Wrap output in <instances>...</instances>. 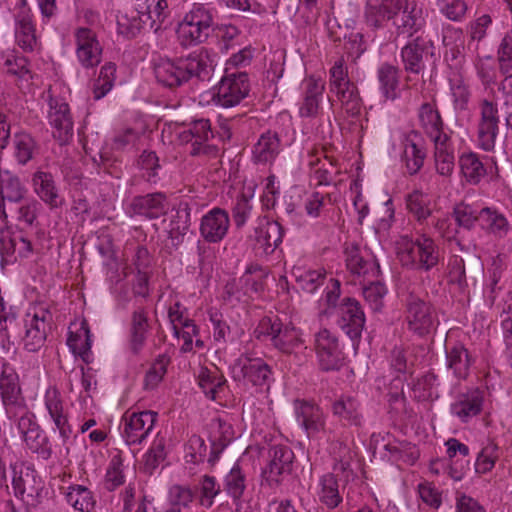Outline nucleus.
Listing matches in <instances>:
<instances>
[{
  "label": "nucleus",
  "instance_id": "nucleus-19",
  "mask_svg": "<svg viewBox=\"0 0 512 512\" xmlns=\"http://www.w3.org/2000/svg\"><path fill=\"white\" fill-rule=\"evenodd\" d=\"M269 462L262 472V476L270 486L279 484L281 476L289 474L292 470L294 453L286 445H273L269 449Z\"/></svg>",
  "mask_w": 512,
  "mask_h": 512
},
{
  "label": "nucleus",
  "instance_id": "nucleus-49",
  "mask_svg": "<svg viewBox=\"0 0 512 512\" xmlns=\"http://www.w3.org/2000/svg\"><path fill=\"white\" fill-rule=\"evenodd\" d=\"M478 225L491 233L502 235L508 230V222L506 218L497 211L490 208H482L479 210Z\"/></svg>",
  "mask_w": 512,
  "mask_h": 512
},
{
  "label": "nucleus",
  "instance_id": "nucleus-3",
  "mask_svg": "<svg viewBox=\"0 0 512 512\" xmlns=\"http://www.w3.org/2000/svg\"><path fill=\"white\" fill-rule=\"evenodd\" d=\"M397 259L403 267L428 272L436 267L440 260V249L436 242L427 235L416 239L408 235L400 236L395 243Z\"/></svg>",
  "mask_w": 512,
  "mask_h": 512
},
{
  "label": "nucleus",
  "instance_id": "nucleus-11",
  "mask_svg": "<svg viewBox=\"0 0 512 512\" xmlns=\"http://www.w3.org/2000/svg\"><path fill=\"white\" fill-rule=\"evenodd\" d=\"M293 407L296 421L309 439H316L326 431V416L318 404L297 399Z\"/></svg>",
  "mask_w": 512,
  "mask_h": 512
},
{
  "label": "nucleus",
  "instance_id": "nucleus-8",
  "mask_svg": "<svg viewBox=\"0 0 512 512\" xmlns=\"http://www.w3.org/2000/svg\"><path fill=\"white\" fill-rule=\"evenodd\" d=\"M157 421V413L147 410L141 412H125L122 416L123 429L121 435L128 445L141 444L153 431Z\"/></svg>",
  "mask_w": 512,
  "mask_h": 512
},
{
  "label": "nucleus",
  "instance_id": "nucleus-51",
  "mask_svg": "<svg viewBox=\"0 0 512 512\" xmlns=\"http://www.w3.org/2000/svg\"><path fill=\"white\" fill-rule=\"evenodd\" d=\"M209 316L213 325V338L216 342L223 344L234 342L242 335V330H232L217 311H211Z\"/></svg>",
  "mask_w": 512,
  "mask_h": 512
},
{
  "label": "nucleus",
  "instance_id": "nucleus-28",
  "mask_svg": "<svg viewBox=\"0 0 512 512\" xmlns=\"http://www.w3.org/2000/svg\"><path fill=\"white\" fill-rule=\"evenodd\" d=\"M482 405L483 393L479 389H473L457 396L451 404V413L462 422H467L481 412Z\"/></svg>",
  "mask_w": 512,
  "mask_h": 512
},
{
  "label": "nucleus",
  "instance_id": "nucleus-43",
  "mask_svg": "<svg viewBox=\"0 0 512 512\" xmlns=\"http://www.w3.org/2000/svg\"><path fill=\"white\" fill-rule=\"evenodd\" d=\"M434 157L437 172L442 176H449L454 169V155L450 138L434 141Z\"/></svg>",
  "mask_w": 512,
  "mask_h": 512
},
{
  "label": "nucleus",
  "instance_id": "nucleus-61",
  "mask_svg": "<svg viewBox=\"0 0 512 512\" xmlns=\"http://www.w3.org/2000/svg\"><path fill=\"white\" fill-rule=\"evenodd\" d=\"M3 66L8 75L15 76L18 79H25L29 74L28 60L15 51L8 52L3 56Z\"/></svg>",
  "mask_w": 512,
  "mask_h": 512
},
{
  "label": "nucleus",
  "instance_id": "nucleus-62",
  "mask_svg": "<svg viewBox=\"0 0 512 512\" xmlns=\"http://www.w3.org/2000/svg\"><path fill=\"white\" fill-rule=\"evenodd\" d=\"M498 68L501 74L512 72V28L502 38L497 49Z\"/></svg>",
  "mask_w": 512,
  "mask_h": 512
},
{
  "label": "nucleus",
  "instance_id": "nucleus-7",
  "mask_svg": "<svg viewBox=\"0 0 512 512\" xmlns=\"http://www.w3.org/2000/svg\"><path fill=\"white\" fill-rule=\"evenodd\" d=\"M250 83L246 72L226 73L217 86L214 101L230 108L238 105L249 93Z\"/></svg>",
  "mask_w": 512,
  "mask_h": 512
},
{
  "label": "nucleus",
  "instance_id": "nucleus-4",
  "mask_svg": "<svg viewBox=\"0 0 512 512\" xmlns=\"http://www.w3.org/2000/svg\"><path fill=\"white\" fill-rule=\"evenodd\" d=\"M216 10L210 4L193 3L176 29L179 43L192 47L206 43L215 25Z\"/></svg>",
  "mask_w": 512,
  "mask_h": 512
},
{
  "label": "nucleus",
  "instance_id": "nucleus-12",
  "mask_svg": "<svg viewBox=\"0 0 512 512\" xmlns=\"http://www.w3.org/2000/svg\"><path fill=\"white\" fill-rule=\"evenodd\" d=\"M51 320L48 310L40 307L26 313L22 341L27 351L39 350L46 340V329Z\"/></svg>",
  "mask_w": 512,
  "mask_h": 512
},
{
  "label": "nucleus",
  "instance_id": "nucleus-44",
  "mask_svg": "<svg viewBox=\"0 0 512 512\" xmlns=\"http://www.w3.org/2000/svg\"><path fill=\"white\" fill-rule=\"evenodd\" d=\"M406 206L418 222L425 221L433 211L431 197L419 190H415L406 196Z\"/></svg>",
  "mask_w": 512,
  "mask_h": 512
},
{
  "label": "nucleus",
  "instance_id": "nucleus-55",
  "mask_svg": "<svg viewBox=\"0 0 512 512\" xmlns=\"http://www.w3.org/2000/svg\"><path fill=\"white\" fill-rule=\"evenodd\" d=\"M293 275L302 290L307 293H313L323 284L326 273L324 270H303L301 268H294Z\"/></svg>",
  "mask_w": 512,
  "mask_h": 512
},
{
  "label": "nucleus",
  "instance_id": "nucleus-63",
  "mask_svg": "<svg viewBox=\"0 0 512 512\" xmlns=\"http://www.w3.org/2000/svg\"><path fill=\"white\" fill-rule=\"evenodd\" d=\"M194 495L189 487L173 485L169 489V507L179 508L181 511H190Z\"/></svg>",
  "mask_w": 512,
  "mask_h": 512
},
{
  "label": "nucleus",
  "instance_id": "nucleus-20",
  "mask_svg": "<svg viewBox=\"0 0 512 512\" xmlns=\"http://www.w3.org/2000/svg\"><path fill=\"white\" fill-rule=\"evenodd\" d=\"M212 138L213 132L207 119L195 120L179 133L182 143H191L190 154L193 156L211 153L214 147L208 142Z\"/></svg>",
  "mask_w": 512,
  "mask_h": 512
},
{
  "label": "nucleus",
  "instance_id": "nucleus-53",
  "mask_svg": "<svg viewBox=\"0 0 512 512\" xmlns=\"http://www.w3.org/2000/svg\"><path fill=\"white\" fill-rule=\"evenodd\" d=\"M166 440L165 437L157 435L151 447L144 455L143 465L145 472L152 474L153 471L165 460L166 458Z\"/></svg>",
  "mask_w": 512,
  "mask_h": 512
},
{
  "label": "nucleus",
  "instance_id": "nucleus-58",
  "mask_svg": "<svg viewBox=\"0 0 512 512\" xmlns=\"http://www.w3.org/2000/svg\"><path fill=\"white\" fill-rule=\"evenodd\" d=\"M436 5L439 12L453 22H462L468 11L465 0H436Z\"/></svg>",
  "mask_w": 512,
  "mask_h": 512
},
{
  "label": "nucleus",
  "instance_id": "nucleus-32",
  "mask_svg": "<svg viewBox=\"0 0 512 512\" xmlns=\"http://www.w3.org/2000/svg\"><path fill=\"white\" fill-rule=\"evenodd\" d=\"M418 118L420 126L432 142L449 137L444 132V123L435 105L423 103L419 108Z\"/></svg>",
  "mask_w": 512,
  "mask_h": 512
},
{
  "label": "nucleus",
  "instance_id": "nucleus-13",
  "mask_svg": "<svg viewBox=\"0 0 512 512\" xmlns=\"http://www.w3.org/2000/svg\"><path fill=\"white\" fill-rule=\"evenodd\" d=\"M344 255L346 267L351 274L367 281L379 276V263L367 251H362L357 243H346Z\"/></svg>",
  "mask_w": 512,
  "mask_h": 512
},
{
  "label": "nucleus",
  "instance_id": "nucleus-9",
  "mask_svg": "<svg viewBox=\"0 0 512 512\" xmlns=\"http://www.w3.org/2000/svg\"><path fill=\"white\" fill-rule=\"evenodd\" d=\"M231 374L235 381L264 386L271 376V368L263 359L243 354L231 366Z\"/></svg>",
  "mask_w": 512,
  "mask_h": 512
},
{
  "label": "nucleus",
  "instance_id": "nucleus-23",
  "mask_svg": "<svg viewBox=\"0 0 512 512\" xmlns=\"http://www.w3.org/2000/svg\"><path fill=\"white\" fill-rule=\"evenodd\" d=\"M402 144V160L408 173L414 175L423 167L426 158L425 141L419 131L412 130L405 135Z\"/></svg>",
  "mask_w": 512,
  "mask_h": 512
},
{
  "label": "nucleus",
  "instance_id": "nucleus-16",
  "mask_svg": "<svg viewBox=\"0 0 512 512\" xmlns=\"http://www.w3.org/2000/svg\"><path fill=\"white\" fill-rule=\"evenodd\" d=\"M315 349L323 371L338 370L342 366L343 353L337 338L329 330L322 329L315 335Z\"/></svg>",
  "mask_w": 512,
  "mask_h": 512
},
{
  "label": "nucleus",
  "instance_id": "nucleus-15",
  "mask_svg": "<svg viewBox=\"0 0 512 512\" xmlns=\"http://www.w3.org/2000/svg\"><path fill=\"white\" fill-rule=\"evenodd\" d=\"M365 322V314L360 303L354 298H344L339 306V319L337 322L341 330L353 342H359Z\"/></svg>",
  "mask_w": 512,
  "mask_h": 512
},
{
  "label": "nucleus",
  "instance_id": "nucleus-39",
  "mask_svg": "<svg viewBox=\"0 0 512 512\" xmlns=\"http://www.w3.org/2000/svg\"><path fill=\"white\" fill-rule=\"evenodd\" d=\"M13 155L21 165H26L38 152V144L31 134L20 131L13 136Z\"/></svg>",
  "mask_w": 512,
  "mask_h": 512
},
{
  "label": "nucleus",
  "instance_id": "nucleus-40",
  "mask_svg": "<svg viewBox=\"0 0 512 512\" xmlns=\"http://www.w3.org/2000/svg\"><path fill=\"white\" fill-rule=\"evenodd\" d=\"M26 193L24 185L19 177L8 170H0V195L1 201L20 202Z\"/></svg>",
  "mask_w": 512,
  "mask_h": 512
},
{
  "label": "nucleus",
  "instance_id": "nucleus-2",
  "mask_svg": "<svg viewBox=\"0 0 512 512\" xmlns=\"http://www.w3.org/2000/svg\"><path fill=\"white\" fill-rule=\"evenodd\" d=\"M173 8L172 0H135L133 8L117 16L118 32L132 38L146 26L157 31Z\"/></svg>",
  "mask_w": 512,
  "mask_h": 512
},
{
  "label": "nucleus",
  "instance_id": "nucleus-45",
  "mask_svg": "<svg viewBox=\"0 0 512 512\" xmlns=\"http://www.w3.org/2000/svg\"><path fill=\"white\" fill-rule=\"evenodd\" d=\"M303 345L301 333L291 321L285 322V327L278 338L274 341L273 347L284 354H292Z\"/></svg>",
  "mask_w": 512,
  "mask_h": 512
},
{
  "label": "nucleus",
  "instance_id": "nucleus-35",
  "mask_svg": "<svg viewBox=\"0 0 512 512\" xmlns=\"http://www.w3.org/2000/svg\"><path fill=\"white\" fill-rule=\"evenodd\" d=\"M325 90V83L314 77H309L304 82V100L299 109L301 117H316L319 112L320 102Z\"/></svg>",
  "mask_w": 512,
  "mask_h": 512
},
{
  "label": "nucleus",
  "instance_id": "nucleus-42",
  "mask_svg": "<svg viewBox=\"0 0 512 512\" xmlns=\"http://www.w3.org/2000/svg\"><path fill=\"white\" fill-rule=\"evenodd\" d=\"M67 345L85 363L91 362V334L85 323L82 324L77 332L69 334Z\"/></svg>",
  "mask_w": 512,
  "mask_h": 512
},
{
  "label": "nucleus",
  "instance_id": "nucleus-41",
  "mask_svg": "<svg viewBox=\"0 0 512 512\" xmlns=\"http://www.w3.org/2000/svg\"><path fill=\"white\" fill-rule=\"evenodd\" d=\"M17 402L18 403L10 404L4 408L7 417L11 420L17 421L18 431L23 437L29 433L30 430H32V428L37 425V423L34 419V415L29 412L25 403V399Z\"/></svg>",
  "mask_w": 512,
  "mask_h": 512
},
{
  "label": "nucleus",
  "instance_id": "nucleus-29",
  "mask_svg": "<svg viewBox=\"0 0 512 512\" xmlns=\"http://www.w3.org/2000/svg\"><path fill=\"white\" fill-rule=\"evenodd\" d=\"M45 406L56 428L59 430V434L63 439V444L66 445L72 431L67 424V416L64 413L61 395L55 387L47 389L45 393Z\"/></svg>",
  "mask_w": 512,
  "mask_h": 512
},
{
  "label": "nucleus",
  "instance_id": "nucleus-64",
  "mask_svg": "<svg viewBox=\"0 0 512 512\" xmlns=\"http://www.w3.org/2000/svg\"><path fill=\"white\" fill-rule=\"evenodd\" d=\"M502 96V112L506 127L512 130V74L505 76L498 85Z\"/></svg>",
  "mask_w": 512,
  "mask_h": 512
},
{
  "label": "nucleus",
  "instance_id": "nucleus-48",
  "mask_svg": "<svg viewBox=\"0 0 512 512\" xmlns=\"http://www.w3.org/2000/svg\"><path fill=\"white\" fill-rule=\"evenodd\" d=\"M285 322L277 315L266 316L258 323L254 330V335L259 340L269 341L273 346L274 341L278 338V334L284 329Z\"/></svg>",
  "mask_w": 512,
  "mask_h": 512
},
{
  "label": "nucleus",
  "instance_id": "nucleus-17",
  "mask_svg": "<svg viewBox=\"0 0 512 512\" xmlns=\"http://www.w3.org/2000/svg\"><path fill=\"white\" fill-rule=\"evenodd\" d=\"M168 209L166 195L155 192L133 197L126 212L130 217L141 216L153 220L165 215Z\"/></svg>",
  "mask_w": 512,
  "mask_h": 512
},
{
  "label": "nucleus",
  "instance_id": "nucleus-25",
  "mask_svg": "<svg viewBox=\"0 0 512 512\" xmlns=\"http://www.w3.org/2000/svg\"><path fill=\"white\" fill-rule=\"evenodd\" d=\"M234 439L232 425L221 418L213 419L210 423V452L207 461L212 466L219 459L220 454Z\"/></svg>",
  "mask_w": 512,
  "mask_h": 512
},
{
  "label": "nucleus",
  "instance_id": "nucleus-50",
  "mask_svg": "<svg viewBox=\"0 0 512 512\" xmlns=\"http://www.w3.org/2000/svg\"><path fill=\"white\" fill-rule=\"evenodd\" d=\"M459 165L466 180L473 184L478 183L486 173L483 163L473 152L462 154Z\"/></svg>",
  "mask_w": 512,
  "mask_h": 512
},
{
  "label": "nucleus",
  "instance_id": "nucleus-54",
  "mask_svg": "<svg viewBox=\"0 0 512 512\" xmlns=\"http://www.w3.org/2000/svg\"><path fill=\"white\" fill-rule=\"evenodd\" d=\"M341 102L342 108L352 117H356L361 112L362 100L359 96L357 86L355 84L346 86L334 93Z\"/></svg>",
  "mask_w": 512,
  "mask_h": 512
},
{
  "label": "nucleus",
  "instance_id": "nucleus-52",
  "mask_svg": "<svg viewBox=\"0 0 512 512\" xmlns=\"http://www.w3.org/2000/svg\"><path fill=\"white\" fill-rule=\"evenodd\" d=\"M116 65L112 62L105 63L99 72L98 78L93 84V97L96 100L103 98L113 87L116 79Z\"/></svg>",
  "mask_w": 512,
  "mask_h": 512
},
{
  "label": "nucleus",
  "instance_id": "nucleus-31",
  "mask_svg": "<svg viewBox=\"0 0 512 512\" xmlns=\"http://www.w3.org/2000/svg\"><path fill=\"white\" fill-rule=\"evenodd\" d=\"M378 88L384 102L395 101L400 96V70L398 67L383 63L377 69Z\"/></svg>",
  "mask_w": 512,
  "mask_h": 512
},
{
  "label": "nucleus",
  "instance_id": "nucleus-33",
  "mask_svg": "<svg viewBox=\"0 0 512 512\" xmlns=\"http://www.w3.org/2000/svg\"><path fill=\"white\" fill-rule=\"evenodd\" d=\"M281 150V141L277 132L268 130L260 135L253 147V161L258 164H271Z\"/></svg>",
  "mask_w": 512,
  "mask_h": 512
},
{
  "label": "nucleus",
  "instance_id": "nucleus-1",
  "mask_svg": "<svg viewBox=\"0 0 512 512\" xmlns=\"http://www.w3.org/2000/svg\"><path fill=\"white\" fill-rule=\"evenodd\" d=\"M214 68L211 52L204 47L176 59H161L154 66V74L159 83L174 88L190 79L208 80Z\"/></svg>",
  "mask_w": 512,
  "mask_h": 512
},
{
  "label": "nucleus",
  "instance_id": "nucleus-5",
  "mask_svg": "<svg viewBox=\"0 0 512 512\" xmlns=\"http://www.w3.org/2000/svg\"><path fill=\"white\" fill-rule=\"evenodd\" d=\"M405 322L410 332L418 337L431 334L439 324L433 305L423 298L409 293L405 299Z\"/></svg>",
  "mask_w": 512,
  "mask_h": 512
},
{
  "label": "nucleus",
  "instance_id": "nucleus-21",
  "mask_svg": "<svg viewBox=\"0 0 512 512\" xmlns=\"http://www.w3.org/2000/svg\"><path fill=\"white\" fill-rule=\"evenodd\" d=\"M432 48V41L423 35H418L409 41L400 52L404 70L407 73L420 74L425 69L424 56Z\"/></svg>",
  "mask_w": 512,
  "mask_h": 512
},
{
  "label": "nucleus",
  "instance_id": "nucleus-59",
  "mask_svg": "<svg viewBox=\"0 0 512 512\" xmlns=\"http://www.w3.org/2000/svg\"><path fill=\"white\" fill-rule=\"evenodd\" d=\"M499 458V448L493 441L488 443L479 452L476 462L475 471L479 474H485L491 471Z\"/></svg>",
  "mask_w": 512,
  "mask_h": 512
},
{
  "label": "nucleus",
  "instance_id": "nucleus-47",
  "mask_svg": "<svg viewBox=\"0 0 512 512\" xmlns=\"http://www.w3.org/2000/svg\"><path fill=\"white\" fill-rule=\"evenodd\" d=\"M225 383V377L217 370L204 369L199 374V386L203 393L212 400H215L224 390Z\"/></svg>",
  "mask_w": 512,
  "mask_h": 512
},
{
  "label": "nucleus",
  "instance_id": "nucleus-57",
  "mask_svg": "<svg viewBox=\"0 0 512 512\" xmlns=\"http://www.w3.org/2000/svg\"><path fill=\"white\" fill-rule=\"evenodd\" d=\"M369 281L368 285L363 286V297L374 312H379L383 308L387 288L378 280L371 279Z\"/></svg>",
  "mask_w": 512,
  "mask_h": 512
},
{
  "label": "nucleus",
  "instance_id": "nucleus-30",
  "mask_svg": "<svg viewBox=\"0 0 512 512\" xmlns=\"http://www.w3.org/2000/svg\"><path fill=\"white\" fill-rule=\"evenodd\" d=\"M446 366L453 375L465 379L472 364L471 356L466 347L460 342L447 343L445 346Z\"/></svg>",
  "mask_w": 512,
  "mask_h": 512
},
{
  "label": "nucleus",
  "instance_id": "nucleus-22",
  "mask_svg": "<svg viewBox=\"0 0 512 512\" xmlns=\"http://www.w3.org/2000/svg\"><path fill=\"white\" fill-rule=\"evenodd\" d=\"M15 40L24 52H32L38 46L35 24L26 0H22V6L15 15Z\"/></svg>",
  "mask_w": 512,
  "mask_h": 512
},
{
  "label": "nucleus",
  "instance_id": "nucleus-24",
  "mask_svg": "<svg viewBox=\"0 0 512 512\" xmlns=\"http://www.w3.org/2000/svg\"><path fill=\"white\" fill-rule=\"evenodd\" d=\"M230 226L228 213L221 208H213L201 219V236L210 243L220 242L227 234Z\"/></svg>",
  "mask_w": 512,
  "mask_h": 512
},
{
  "label": "nucleus",
  "instance_id": "nucleus-38",
  "mask_svg": "<svg viewBox=\"0 0 512 512\" xmlns=\"http://www.w3.org/2000/svg\"><path fill=\"white\" fill-rule=\"evenodd\" d=\"M316 494L318 500L328 509L338 507L343 500L338 480L332 473L324 474L319 478Z\"/></svg>",
  "mask_w": 512,
  "mask_h": 512
},
{
  "label": "nucleus",
  "instance_id": "nucleus-36",
  "mask_svg": "<svg viewBox=\"0 0 512 512\" xmlns=\"http://www.w3.org/2000/svg\"><path fill=\"white\" fill-rule=\"evenodd\" d=\"M149 330L148 312L139 307L131 315L129 349L134 355H138L143 349Z\"/></svg>",
  "mask_w": 512,
  "mask_h": 512
},
{
  "label": "nucleus",
  "instance_id": "nucleus-14",
  "mask_svg": "<svg viewBox=\"0 0 512 512\" xmlns=\"http://www.w3.org/2000/svg\"><path fill=\"white\" fill-rule=\"evenodd\" d=\"M76 57L83 68L98 66L102 60V46L96 33L87 27H78L74 31Z\"/></svg>",
  "mask_w": 512,
  "mask_h": 512
},
{
  "label": "nucleus",
  "instance_id": "nucleus-60",
  "mask_svg": "<svg viewBox=\"0 0 512 512\" xmlns=\"http://www.w3.org/2000/svg\"><path fill=\"white\" fill-rule=\"evenodd\" d=\"M348 76V68L345 65L343 58L335 61L329 70V89L330 92L335 93L346 86L353 85Z\"/></svg>",
  "mask_w": 512,
  "mask_h": 512
},
{
  "label": "nucleus",
  "instance_id": "nucleus-18",
  "mask_svg": "<svg viewBox=\"0 0 512 512\" xmlns=\"http://www.w3.org/2000/svg\"><path fill=\"white\" fill-rule=\"evenodd\" d=\"M284 228L280 223L263 217L258 220L250 239L265 255H271L282 243Z\"/></svg>",
  "mask_w": 512,
  "mask_h": 512
},
{
  "label": "nucleus",
  "instance_id": "nucleus-37",
  "mask_svg": "<svg viewBox=\"0 0 512 512\" xmlns=\"http://www.w3.org/2000/svg\"><path fill=\"white\" fill-rule=\"evenodd\" d=\"M247 482L246 473L238 463L234 464L223 479V489L236 506L242 504Z\"/></svg>",
  "mask_w": 512,
  "mask_h": 512
},
{
  "label": "nucleus",
  "instance_id": "nucleus-6",
  "mask_svg": "<svg viewBox=\"0 0 512 512\" xmlns=\"http://www.w3.org/2000/svg\"><path fill=\"white\" fill-rule=\"evenodd\" d=\"M47 93V121L52 129V136L60 145L67 144L74 135V120L69 104L64 99L53 96L51 88Z\"/></svg>",
  "mask_w": 512,
  "mask_h": 512
},
{
  "label": "nucleus",
  "instance_id": "nucleus-46",
  "mask_svg": "<svg viewBox=\"0 0 512 512\" xmlns=\"http://www.w3.org/2000/svg\"><path fill=\"white\" fill-rule=\"evenodd\" d=\"M65 498L69 505L80 512H90L95 506L92 492L82 485L70 486Z\"/></svg>",
  "mask_w": 512,
  "mask_h": 512
},
{
  "label": "nucleus",
  "instance_id": "nucleus-26",
  "mask_svg": "<svg viewBox=\"0 0 512 512\" xmlns=\"http://www.w3.org/2000/svg\"><path fill=\"white\" fill-rule=\"evenodd\" d=\"M0 395L4 407L24 399L18 374L14 367L4 359H0Z\"/></svg>",
  "mask_w": 512,
  "mask_h": 512
},
{
  "label": "nucleus",
  "instance_id": "nucleus-10",
  "mask_svg": "<svg viewBox=\"0 0 512 512\" xmlns=\"http://www.w3.org/2000/svg\"><path fill=\"white\" fill-rule=\"evenodd\" d=\"M500 118L496 103L484 99L480 103V118L477 125L478 146L484 151H492L495 148L499 134Z\"/></svg>",
  "mask_w": 512,
  "mask_h": 512
},
{
  "label": "nucleus",
  "instance_id": "nucleus-34",
  "mask_svg": "<svg viewBox=\"0 0 512 512\" xmlns=\"http://www.w3.org/2000/svg\"><path fill=\"white\" fill-rule=\"evenodd\" d=\"M332 413L346 425L359 427L363 421L360 402L349 395H343L334 401Z\"/></svg>",
  "mask_w": 512,
  "mask_h": 512
},
{
  "label": "nucleus",
  "instance_id": "nucleus-27",
  "mask_svg": "<svg viewBox=\"0 0 512 512\" xmlns=\"http://www.w3.org/2000/svg\"><path fill=\"white\" fill-rule=\"evenodd\" d=\"M32 186L35 194L51 209L62 205L63 199L50 172L36 171L32 177Z\"/></svg>",
  "mask_w": 512,
  "mask_h": 512
},
{
  "label": "nucleus",
  "instance_id": "nucleus-56",
  "mask_svg": "<svg viewBox=\"0 0 512 512\" xmlns=\"http://www.w3.org/2000/svg\"><path fill=\"white\" fill-rule=\"evenodd\" d=\"M492 24V18L488 14H483L478 18L470 21L466 26L467 35L469 36L468 48L472 46L478 49V44L487 35V29Z\"/></svg>",
  "mask_w": 512,
  "mask_h": 512
}]
</instances>
